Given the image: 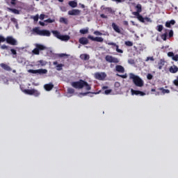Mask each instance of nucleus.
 <instances>
[{"instance_id": "f257e3e1", "label": "nucleus", "mask_w": 178, "mask_h": 178, "mask_svg": "<svg viewBox=\"0 0 178 178\" xmlns=\"http://www.w3.org/2000/svg\"><path fill=\"white\" fill-rule=\"evenodd\" d=\"M72 87L76 88L78 90H81V88H86V91H90L91 90V86L87 83V81L80 79L78 81H73L71 83Z\"/></svg>"}, {"instance_id": "f03ea898", "label": "nucleus", "mask_w": 178, "mask_h": 178, "mask_svg": "<svg viewBox=\"0 0 178 178\" xmlns=\"http://www.w3.org/2000/svg\"><path fill=\"white\" fill-rule=\"evenodd\" d=\"M129 79H130V80H132L134 84L136 87H140V88L144 87V81H143V79L140 76H138L133 73H130Z\"/></svg>"}, {"instance_id": "7ed1b4c3", "label": "nucleus", "mask_w": 178, "mask_h": 178, "mask_svg": "<svg viewBox=\"0 0 178 178\" xmlns=\"http://www.w3.org/2000/svg\"><path fill=\"white\" fill-rule=\"evenodd\" d=\"M33 33L37 34V35H42L43 37H49L51 32L48 30H40L39 27H35L32 30Z\"/></svg>"}, {"instance_id": "20e7f679", "label": "nucleus", "mask_w": 178, "mask_h": 178, "mask_svg": "<svg viewBox=\"0 0 178 178\" xmlns=\"http://www.w3.org/2000/svg\"><path fill=\"white\" fill-rule=\"evenodd\" d=\"M52 33L55 37H56V38L60 40L61 41H69V40H70V36L68 35H61L58 31H53Z\"/></svg>"}, {"instance_id": "39448f33", "label": "nucleus", "mask_w": 178, "mask_h": 178, "mask_svg": "<svg viewBox=\"0 0 178 178\" xmlns=\"http://www.w3.org/2000/svg\"><path fill=\"white\" fill-rule=\"evenodd\" d=\"M46 49L45 46L40 44H35V48L32 51L33 55H40V51H44Z\"/></svg>"}, {"instance_id": "423d86ee", "label": "nucleus", "mask_w": 178, "mask_h": 178, "mask_svg": "<svg viewBox=\"0 0 178 178\" xmlns=\"http://www.w3.org/2000/svg\"><path fill=\"white\" fill-rule=\"evenodd\" d=\"M27 95H34L35 97H40V92L35 89H26L24 90Z\"/></svg>"}, {"instance_id": "0eeeda50", "label": "nucleus", "mask_w": 178, "mask_h": 178, "mask_svg": "<svg viewBox=\"0 0 178 178\" xmlns=\"http://www.w3.org/2000/svg\"><path fill=\"white\" fill-rule=\"evenodd\" d=\"M105 60L108 63H119L120 62L119 58L109 55L106 56Z\"/></svg>"}, {"instance_id": "6e6552de", "label": "nucleus", "mask_w": 178, "mask_h": 178, "mask_svg": "<svg viewBox=\"0 0 178 178\" xmlns=\"http://www.w3.org/2000/svg\"><path fill=\"white\" fill-rule=\"evenodd\" d=\"M29 72L32 73L33 74H37V73H38V74H47V73H48V70L46 69L29 70Z\"/></svg>"}, {"instance_id": "1a4fd4ad", "label": "nucleus", "mask_w": 178, "mask_h": 178, "mask_svg": "<svg viewBox=\"0 0 178 178\" xmlns=\"http://www.w3.org/2000/svg\"><path fill=\"white\" fill-rule=\"evenodd\" d=\"M135 8L136 9V11L133 12L132 14L134 15V16H136V17L138 18L139 17V16H141L140 13L143 12V6H141V4H137Z\"/></svg>"}, {"instance_id": "9d476101", "label": "nucleus", "mask_w": 178, "mask_h": 178, "mask_svg": "<svg viewBox=\"0 0 178 178\" xmlns=\"http://www.w3.org/2000/svg\"><path fill=\"white\" fill-rule=\"evenodd\" d=\"M95 77L97 80L104 81L106 78V74L105 72H96Z\"/></svg>"}, {"instance_id": "9b49d317", "label": "nucleus", "mask_w": 178, "mask_h": 178, "mask_svg": "<svg viewBox=\"0 0 178 178\" xmlns=\"http://www.w3.org/2000/svg\"><path fill=\"white\" fill-rule=\"evenodd\" d=\"M6 41L7 44H9L10 45H17V40H16V39L13 38L12 36H8L6 38Z\"/></svg>"}, {"instance_id": "f8f14e48", "label": "nucleus", "mask_w": 178, "mask_h": 178, "mask_svg": "<svg viewBox=\"0 0 178 178\" xmlns=\"http://www.w3.org/2000/svg\"><path fill=\"white\" fill-rule=\"evenodd\" d=\"M137 19L140 23H152V19L148 17H143V15H140Z\"/></svg>"}, {"instance_id": "ddd939ff", "label": "nucleus", "mask_w": 178, "mask_h": 178, "mask_svg": "<svg viewBox=\"0 0 178 178\" xmlns=\"http://www.w3.org/2000/svg\"><path fill=\"white\" fill-rule=\"evenodd\" d=\"M81 13V10L77 9H73L68 11L70 16H79Z\"/></svg>"}, {"instance_id": "4468645a", "label": "nucleus", "mask_w": 178, "mask_h": 178, "mask_svg": "<svg viewBox=\"0 0 178 178\" xmlns=\"http://www.w3.org/2000/svg\"><path fill=\"white\" fill-rule=\"evenodd\" d=\"M111 27L115 31V33H118V34H122V31L120 30V27L116 24V23L113 22L111 24Z\"/></svg>"}, {"instance_id": "2eb2a0df", "label": "nucleus", "mask_w": 178, "mask_h": 178, "mask_svg": "<svg viewBox=\"0 0 178 178\" xmlns=\"http://www.w3.org/2000/svg\"><path fill=\"white\" fill-rule=\"evenodd\" d=\"M131 92L132 95H140V97H144V95H145V92L140 90H136L134 89H131Z\"/></svg>"}, {"instance_id": "dca6fc26", "label": "nucleus", "mask_w": 178, "mask_h": 178, "mask_svg": "<svg viewBox=\"0 0 178 178\" xmlns=\"http://www.w3.org/2000/svg\"><path fill=\"white\" fill-rule=\"evenodd\" d=\"M88 38H89V40H91L92 41H96L97 42H104V38H102V37L94 38L93 36L89 35Z\"/></svg>"}, {"instance_id": "f3484780", "label": "nucleus", "mask_w": 178, "mask_h": 178, "mask_svg": "<svg viewBox=\"0 0 178 178\" xmlns=\"http://www.w3.org/2000/svg\"><path fill=\"white\" fill-rule=\"evenodd\" d=\"M79 42L80 44H82V45H87V44H88V39H87V38H79Z\"/></svg>"}, {"instance_id": "a211bd4d", "label": "nucleus", "mask_w": 178, "mask_h": 178, "mask_svg": "<svg viewBox=\"0 0 178 178\" xmlns=\"http://www.w3.org/2000/svg\"><path fill=\"white\" fill-rule=\"evenodd\" d=\"M44 90H46V91H51V90H52V88H54V84H52V83L45 84L44 86Z\"/></svg>"}, {"instance_id": "6ab92c4d", "label": "nucleus", "mask_w": 178, "mask_h": 178, "mask_svg": "<svg viewBox=\"0 0 178 178\" xmlns=\"http://www.w3.org/2000/svg\"><path fill=\"white\" fill-rule=\"evenodd\" d=\"M115 70L118 73H124V67L122 65H116Z\"/></svg>"}, {"instance_id": "aec40b11", "label": "nucleus", "mask_w": 178, "mask_h": 178, "mask_svg": "<svg viewBox=\"0 0 178 178\" xmlns=\"http://www.w3.org/2000/svg\"><path fill=\"white\" fill-rule=\"evenodd\" d=\"M1 67L4 69V70H6L7 72H10L12 71V68L10 67L5 63H1L0 64Z\"/></svg>"}, {"instance_id": "412c9836", "label": "nucleus", "mask_w": 178, "mask_h": 178, "mask_svg": "<svg viewBox=\"0 0 178 178\" xmlns=\"http://www.w3.org/2000/svg\"><path fill=\"white\" fill-rule=\"evenodd\" d=\"M170 73H177L178 72V67L176 65H173L170 67L169 68Z\"/></svg>"}, {"instance_id": "4be33fe9", "label": "nucleus", "mask_w": 178, "mask_h": 178, "mask_svg": "<svg viewBox=\"0 0 178 178\" xmlns=\"http://www.w3.org/2000/svg\"><path fill=\"white\" fill-rule=\"evenodd\" d=\"M159 70H162V67L165 66V60L161 59L158 63Z\"/></svg>"}, {"instance_id": "5701e85b", "label": "nucleus", "mask_w": 178, "mask_h": 178, "mask_svg": "<svg viewBox=\"0 0 178 178\" xmlns=\"http://www.w3.org/2000/svg\"><path fill=\"white\" fill-rule=\"evenodd\" d=\"M80 58L82 60H88V59H90V56L88 54H83L80 55Z\"/></svg>"}, {"instance_id": "b1692460", "label": "nucleus", "mask_w": 178, "mask_h": 178, "mask_svg": "<svg viewBox=\"0 0 178 178\" xmlns=\"http://www.w3.org/2000/svg\"><path fill=\"white\" fill-rule=\"evenodd\" d=\"M59 22L60 23H63L64 24H69V20L67 18L60 17Z\"/></svg>"}, {"instance_id": "393cba45", "label": "nucleus", "mask_w": 178, "mask_h": 178, "mask_svg": "<svg viewBox=\"0 0 178 178\" xmlns=\"http://www.w3.org/2000/svg\"><path fill=\"white\" fill-rule=\"evenodd\" d=\"M68 5H70L71 8H77V2L74 1H69Z\"/></svg>"}, {"instance_id": "a878e982", "label": "nucleus", "mask_w": 178, "mask_h": 178, "mask_svg": "<svg viewBox=\"0 0 178 178\" xmlns=\"http://www.w3.org/2000/svg\"><path fill=\"white\" fill-rule=\"evenodd\" d=\"M10 12H12L15 15H20V11L16 8H8Z\"/></svg>"}, {"instance_id": "bb28decb", "label": "nucleus", "mask_w": 178, "mask_h": 178, "mask_svg": "<svg viewBox=\"0 0 178 178\" xmlns=\"http://www.w3.org/2000/svg\"><path fill=\"white\" fill-rule=\"evenodd\" d=\"M159 90L163 94H169V92H170V90L168 89H164L163 88H160Z\"/></svg>"}, {"instance_id": "cd10ccee", "label": "nucleus", "mask_w": 178, "mask_h": 178, "mask_svg": "<svg viewBox=\"0 0 178 178\" xmlns=\"http://www.w3.org/2000/svg\"><path fill=\"white\" fill-rule=\"evenodd\" d=\"M79 32L81 34H88V28L81 29Z\"/></svg>"}, {"instance_id": "c85d7f7f", "label": "nucleus", "mask_w": 178, "mask_h": 178, "mask_svg": "<svg viewBox=\"0 0 178 178\" xmlns=\"http://www.w3.org/2000/svg\"><path fill=\"white\" fill-rule=\"evenodd\" d=\"M8 5H16V0H6Z\"/></svg>"}, {"instance_id": "c756f323", "label": "nucleus", "mask_w": 178, "mask_h": 178, "mask_svg": "<svg viewBox=\"0 0 178 178\" xmlns=\"http://www.w3.org/2000/svg\"><path fill=\"white\" fill-rule=\"evenodd\" d=\"M161 40H163V41H166V40L168 38V32H165V33L162 34L161 35Z\"/></svg>"}, {"instance_id": "7c9ffc66", "label": "nucleus", "mask_w": 178, "mask_h": 178, "mask_svg": "<svg viewBox=\"0 0 178 178\" xmlns=\"http://www.w3.org/2000/svg\"><path fill=\"white\" fill-rule=\"evenodd\" d=\"M105 13H113V10H112V8H104Z\"/></svg>"}, {"instance_id": "2f4dec72", "label": "nucleus", "mask_w": 178, "mask_h": 178, "mask_svg": "<svg viewBox=\"0 0 178 178\" xmlns=\"http://www.w3.org/2000/svg\"><path fill=\"white\" fill-rule=\"evenodd\" d=\"M10 20H11V22H12L13 23H14V24L16 25V27H17V28L19 27V24H17V19H16V18L12 17V18H10Z\"/></svg>"}, {"instance_id": "473e14b6", "label": "nucleus", "mask_w": 178, "mask_h": 178, "mask_svg": "<svg viewBox=\"0 0 178 178\" xmlns=\"http://www.w3.org/2000/svg\"><path fill=\"white\" fill-rule=\"evenodd\" d=\"M38 65H41V66H45L47 65V63L44 61L43 60H40L38 61Z\"/></svg>"}, {"instance_id": "72a5a7b5", "label": "nucleus", "mask_w": 178, "mask_h": 178, "mask_svg": "<svg viewBox=\"0 0 178 178\" xmlns=\"http://www.w3.org/2000/svg\"><path fill=\"white\" fill-rule=\"evenodd\" d=\"M44 23H55V19L49 18L44 20Z\"/></svg>"}, {"instance_id": "f704fd0d", "label": "nucleus", "mask_w": 178, "mask_h": 178, "mask_svg": "<svg viewBox=\"0 0 178 178\" xmlns=\"http://www.w3.org/2000/svg\"><path fill=\"white\" fill-rule=\"evenodd\" d=\"M56 70L58 71V72H60V70H62V67H63V64H58L56 65Z\"/></svg>"}, {"instance_id": "c9c22d12", "label": "nucleus", "mask_w": 178, "mask_h": 178, "mask_svg": "<svg viewBox=\"0 0 178 178\" xmlns=\"http://www.w3.org/2000/svg\"><path fill=\"white\" fill-rule=\"evenodd\" d=\"M124 44L127 45V47H133V42L131 41H126Z\"/></svg>"}, {"instance_id": "e433bc0d", "label": "nucleus", "mask_w": 178, "mask_h": 178, "mask_svg": "<svg viewBox=\"0 0 178 178\" xmlns=\"http://www.w3.org/2000/svg\"><path fill=\"white\" fill-rule=\"evenodd\" d=\"M67 91L68 94H73L74 92V89L72 88H68Z\"/></svg>"}, {"instance_id": "4c0bfd02", "label": "nucleus", "mask_w": 178, "mask_h": 178, "mask_svg": "<svg viewBox=\"0 0 178 178\" xmlns=\"http://www.w3.org/2000/svg\"><path fill=\"white\" fill-rule=\"evenodd\" d=\"M162 30H163V26L158 25L157 26V31H159V33H161V31H162Z\"/></svg>"}, {"instance_id": "58836bf2", "label": "nucleus", "mask_w": 178, "mask_h": 178, "mask_svg": "<svg viewBox=\"0 0 178 178\" xmlns=\"http://www.w3.org/2000/svg\"><path fill=\"white\" fill-rule=\"evenodd\" d=\"M115 50L118 52V54H123V50L119 49V45L115 47Z\"/></svg>"}, {"instance_id": "ea45409f", "label": "nucleus", "mask_w": 178, "mask_h": 178, "mask_svg": "<svg viewBox=\"0 0 178 178\" xmlns=\"http://www.w3.org/2000/svg\"><path fill=\"white\" fill-rule=\"evenodd\" d=\"M34 20V22H38V19L40 18V15H38V14H37L36 15L33 16L32 17Z\"/></svg>"}, {"instance_id": "a19ab883", "label": "nucleus", "mask_w": 178, "mask_h": 178, "mask_svg": "<svg viewBox=\"0 0 178 178\" xmlns=\"http://www.w3.org/2000/svg\"><path fill=\"white\" fill-rule=\"evenodd\" d=\"M1 49H6V51L9 50V47L6 46V44H3L1 46Z\"/></svg>"}, {"instance_id": "79ce46f5", "label": "nucleus", "mask_w": 178, "mask_h": 178, "mask_svg": "<svg viewBox=\"0 0 178 178\" xmlns=\"http://www.w3.org/2000/svg\"><path fill=\"white\" fill-rule=\"evenodd\" d=\"M5 41H6V38H5L2 35H0V44H1V42H5Z\"/></svg>"}, {"instance_id": "37998d69", "label": "nucleus", "mask_w": 178, "mask_h": 178, "mask_svg": "<svg viewBox=\"0 0 178 178\" xmlns=\"http://www.w3.org/2000/svg\"><path fill=\"white\" fill-rule=\"evenodd\" d=\"M45 17H48V16L45 15L44 14H41L40 15V20H44V19H45Z\"/></svg>"}, {"instance_id": "c03bdc74", "label": "nucleus", "mask_w": 178, "mask_h": 178, "mask_svg": "<svg viewBox=\"0 0 178 178\" xmlns=\"http://www.w3.org/2000/svg\"><path fill=\"white\" fill-rule=\"evenodd\" d=\"M10 51H11L12 55H15V56L17 55V52L16 51L15 49H10Z\"/></svg>"}, {"instance_id": "a18cd8bd", "label": "nucleus", "mask_w": 178, "mask_h": 178, "mask_svg": "<svg viewBox=\"0 0 178 178\" xmlns=\"http://www.w3.org/2000/svg\"><path fill=\"white\" fill-rule=\"evenodd\" d=\"M153 77H154V76H152V74H147V80H152Z\"/></svg>"}, {"instance_id": "49530a36", "label": "nucleus", "mask_w": 178, "mask_h": 178, "mask_svg": "<svg viewBox=\"0 0 178 178\" xmlns=\"http://www.w3.org/2000/svg\"><path fill=\"white\" fill-rule=\"evenodd\" d=\"M93 34H95V35H102V33L99 32V31H95Z\"/></svg>"}, {"instance_id": "de8ad7c7", "label": "nucleus", "mask_w": 178, "mask_h": 178, "mask_svg": "<svg viewBox=\"0 0 178 178\" xmlns=\"http://www.w3.org/2000/svg\"><path fill=\"white\" fill-rule=\"evenodd\" d=\"M172 60H175V62H177L178 60V54H176L175 56H172Z\"/></svg>"}, {"instance_id": "09e8293b", "label": "nucleus", "mask_w": 178, "mask_h": 178, "mask_svg": "<svg viewBox=\"0 0 178 178\" xmlns=\"http://www.w3.org/2000/svg\"><path fill=\"white\" fill-rule=\"evenodd\" d=\"M169 38H172L173 37V30H170L168 33Z\"/></svg>"}, {"instance_id": "8fccbe9b", "label": "nucleus", "mask_w": 178, "mask_h": 178, "mask_svg": "<svg viewBox=\"0 0 178 178\" xmlns=\"http://www.w3.org/2000/svg\"><path fill=\"white\" fill-rule=\"evenodd\" d=\"M112 92V90L109 89V90H106L104 91V93L108 95V94H111Z\"/></svg>"}, {"instance_id": "3c124183", "label": "nucleus", "mask_w": 178, "mask_h": 178, "mask_svg": "<svg viewBox=\"0 0 178 178\" xmlns=\"http://www.w3.org/2000/svg\"><path fill=\"white\" fill-rule=\"evenodd\" d=\"M173 83H174L175 86L178 87V76H177V79L174 80Z\"/></svg>"}, {"instance_id": "603ef678", "label": "nucleus", "mask_w": 178, "mask_h": 178, "mask_svg": "<svg viewBox=\"0 0 178 178\" xmlns=\"http://www.w3.org/2000/svg\"><path fill=\"white\" fill-rule=\"evenodd\" d=\"M169 22L172 26H175V24H176V21H175V19H172Z\"/></svg>"}, {"instance_id": "864d4df0", "label": "nucleus", "mask_w": 178, "mask_h": 178, "mask_svg": "<svg viewBox=\"0 0 178 178\" xmlns=\"http://www.w3.org/2000/svg\"><path fill=\"white\" fill-rule=\"evenodd\" d=\"M117 76H118V77H122V79H127V75H120L119 74H117Z\"/></svg>"}, {"instance_id": "5fc2aeb1", "label": "nucleus", "mask_w": 178, "mask_h": 178, "mask_svg": "<svg viewBox=\"0 0 178 178\" xmlns=\"http://www.w3.org/2000/svg\"><path fill=\"white\" fill-rule=\"evenodd\" d=\"M148 60L154 61V57L153 56L147 57V59H146V62H148Z\"/></svg>"}, {"instance_id": "6e6d98bb", "label": "nucleus", "mask_w": 178, "mask_h": 178, "mask_svg": "<svg viewBox=\"0 0 178 178\" xmlns=\"http://www.w3.org/2000/svg\"><path fill=\"white\" fill-rule=\"evenodd\" d=\"M165 27H168V29H170V27H171L170 22H165Z\"/></svg>"}, {"instance_id": "4d7b16f0", "label": "nucleus", "mask_w": 178, "mask_h": 178, "mask_svg": "<svg viewBox=\"0 0 178 178\" xmlns=\"http://www.w3.org/2000/svg\"><path fill=\"white\" fill-rule=\"evenodd\" d=\"M168 56L173 57V56H175V54H173V52H172V51H170L168 53Z\"/></svg>"}, {"instance_id": "13d9d810", "label": "nucleus", "mask_w": 178, "mask_h": 178, "mask_svg": "<svg viewBox=\"0 0 178 178\" xmlns=\"http://www.w3.org/2000/svg\"><path fill=\"white\" fill-rule=\"evenodd\" d=\"M113 2H117L118 3H120L122 2H124V0H111Z\"/></svg>"}, {"instance_id": "bf43d9fd", "label": "nucleus", "mask_w": 178, "mask_h": 178, "mask_svg": "<svg viewBox=\"0 0 178 178\" xmlns=\"http://www.w3.org/2000/svg\"><path fill=\"white\" fill-rule=\"evenodd\" d=\"M108 45H112L113 47H115L118 46V44H116V43L115 42H108Z\"/></svg>"}, {"instance_id": "052dcab7", "label": "nucleus", "mask_w": 178, "mask_h": 178, "mask_svg": "<svg viewBox=\"0 0 178 178\" xmlns=\"http://www.w3.org/2000/svg\"><path fill=\"white\" fill-rule=\"evenodd\" d=\"M81 95H83V97H86L88 94H90V92H81L80 93Z\"/></svg>"}, {"instance_id": "680f3d73", "label": "nucleus", "mask_w": 178, "mask_h": 178, "mask_svg": "<svg viewBox=\"0 0 178 178\" xmlns=\"http://www.w3.org/2000/svg\"><path fill=\"white\" fill-rule=\"evenodd\" d=\"M100 16L102 17V19H108V16L105 15L104 14H102Z\"/></svg>"}, {"instance_id": "e2e57ef3", "label": "nucleus", "mask_w": 178, "mask_h": 178, "mask_svg": "<svg viewBox=\"0 0 178 178\" xmlns=\"http://www.w3.org/2000/svg\"><path fill=\"white\" fill-rule=\"evenodd\" d=\"M124 26H129V22L127 21H123Z\"/></svg>"}, {"instance_id": "0e129e2a", "label": "nucleus", "mask_w": 178, "mask_h": 178, "mask_svg": "<svg viewBox=\"0 0 178 178\" xmlns=\"http://www.w3.org/2000/svg\"><path fill=\"white\" fill-rule=\"evenodd\" d=\"M39 24H40V26H45V23L42 22H41V21L39 22Z\"/></svg>"}, {"instance_id": "69168bd1", "label": "nucleus", "mask_w": 178, "mask_h": 178, "mask_svg": "<svg viewBox=\"0 0 178 178\" xmlns=\"http://www.w3.org/2000/svg\"><path fill=\"white\" fill-rule=\"evenodd\" d=\"M81 7L82 8V9H84V8H86V6H84V4H81Z\"/></svg>"}, {"instance_id": "338daca9", "label": "nucleus", "mask_w": 178, "mask_h": 178, "mask_svg": "<svg viewBox=\"0 0 178 178\" xmlns=\"http://www.w3.org/2000/svg\"><path fill=\"white\" fill-rule=\"evenodd\" d=\"M151 91H152V92H155L156 89H155V88H152V89L151 90Z\"/></svg>"}, {"instance_id": "774afa93", "label": "nucleus", "mask_w": 178, "mask_h": 178, "mask_svg": "<svg viewBox=\"0 0 178 178\" xmlns=\"http://www.w3.org/2000/svg\"><path fill=\"white\" fill-rule=\"evenodd\" d=\"M53 64H54V65H58V62H57V61H54V62L53 63Z\"/></svg>"}]
</instances>
